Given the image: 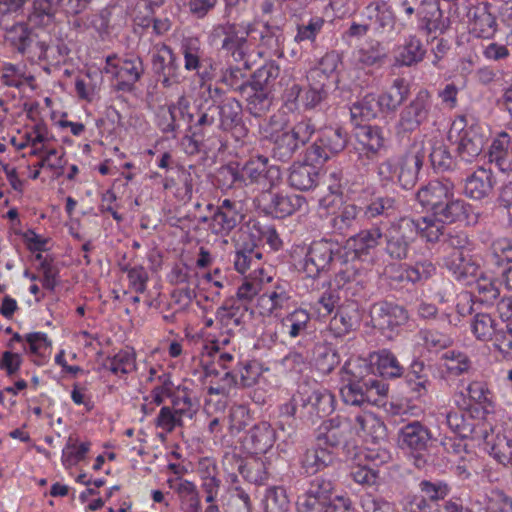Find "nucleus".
Returning <instances> with one entry per match:
<instances>
[{"label": "nucleus", "mask_w": 512, "mask_h": 512, "mask_svg": "<svg viewBox=\"0 0 512 512\" xmlns=\"http://www.w3.org/2000/svg\"><path fill=\"white\" fill-rule=\"evenodd\" d=\"M209 97L198 110L195 127L213 135L222 130L231 133L237 141L243 139L247 135V128L243 123L240 102L223 95L218 88L209 89Z\"/></svg>", "instance_id": "obj_1"}, {"label": "nucleus", "mask_w": 512, "mask_h": 512, "mask_svg": "<svg viewBox=\"0 0 512 512\" xmlns=\"http://www.w3.org/2000/svg\"><path fill=\"white\" fill-rule=\"evenodd\" d=\"M219 177L228 185L255 186L268 192L281 182V171L278 166L271 165L268 157L256 155L244 163L229 164L219 170Z\"/></svg>", "instance_id": "obj_2"}, {"label": "nucleus", "mask_w": 512, "mask_h": 512, "mask_svg": "<svg viewBox=\"0 0 512 512\" xmlns=\"http://www.w3.org/2000/svg\"><path fill=\"white\" fill-rule=\"evenodd\" d=\"M358 361L349 360L342 368L341 379L343 382L340 388L342 400L349 405L362 406L371 404L380 406L388 392V385L374 376L362 377L354 369Z\"/></svg>", "instance_id": "obj_3"}, {"label": "nucleus", "mask_w": 512, "mask_h": 512, "mask_svg": "<svg viewBox=\"0 0 512 512\" xmlns=\"http://www.w3.org/2000/svg\"><path fill=\"white\" fill-rule=\"evenodd\" d=\"M333 483L330 480L316 478L305 492L298 496V512H352V503L344 495L332 496Z\"/></svg>", "instance_id": "obj_4"}, {"label": "nucleus", "mask_w": 512, "mask_h": 512, "mask_svg": "<svg viewBox=\"0 0 512 512\" xmlns=\"http://www.w3.org/2000/svg\"><path fill=\"white\" fill-rule=\"evenodd\" d=\"M448 136L457 145L459 158L466 163L475 160L487 142L485 128L465 116H458L454 119Z\"/></svg>", "instance_id": "obj_5"}, {"label": "nucleus", "mask_w": 512, "mask_h": 512, "mask_svg": "<svg viewBox=\"0 0 512 512\" xmlns=\"http://www.w3.org/2000/svg\"><path fill=\"white\" fill-rule=\"evenodd\" d=\"M294 291L292 285L281 278L270 275L262 294L256 298L255 310L264 318L281 317L293 306Z\"/></svg>", "instance_id": "obj_6"}, {"label": "nucleus", "mask_w": 512, "mask_h": 512, "mask_svg": "<svg viewBox=\"0 0 512 512\" xmlns=\"http://www.w3.org/2000/svg\"><path fill=\"white\" fill-rule=\"evenodd\" d=\"M308 88L303 91L301 86L296 83L291 75L284 74L279 84L285 85L283 100L289 110L298 109L301 105L305 110L317 108L328 96L329 88L326 84L316 80H307Z\"/></svg>", "instance_id": "obj_7"}, {"label": "nucleus", "mask_w": 512, "mask_h": 512, "mask_svg": "<svg viewBox=\"0 0 512 512\" xmlns=\"http://www.w3.org/2000/svg\"><path fill=\"white\" fill-rule=\"evenodd\" d=\"M338 243L328 239L313 241L306 249L304 257L296 264L307 277L315 278L328 270L333 261L337 262L344 257Z\"/></svg>", "instance_id": "obj_8"}, {"label": "nucleus", "mask_w": 512, "mask_h": 512, "mask_svg": "<svg viewBox=\"0 0 512 512\" xmlns=\"http://www.w3.org/2000/svg\"><path fill=\"white\" fill-rule=\"evenodd\" d=\"M316 132V128L309 118H302L290 130L270 134L274 143V154L282 161H286L301 147H303Z\"/></svg>", "instance_id": "obj_9"}, {"label": "nucleus", "mask_w": 512, "mask_h": 512, "mask_svg": "<svg viewBox=\"0 0 512 512\" xmlns=\"http://www.w3.org/2000/svg\"><path fill=\"white\" fill-rule=\"evenodd\" d=\"M222 41L221 49L229 53L234 61L250 68L252 54L248 51L246 36L239 35L235 24L226 22L213 26L208 35V43L213 46Z\"/></svg>", "instance_id": "obj_10"}, {"label": "nucleus", "mask_w": 512, "mask_h": 512, "mask_svg": "<svg viewBox=\"0 0 512 512\" xmlns=\"http://www.w3.org/2000/svg\"><path fill=\"white\" fill-rule=\"evenodd\" d=\"M348 142L347 132L340 126H325L318 130L316 140L307 149V161L323 164L344 150Z\"/></svg>", "instance_id": "obj_11"}, {"label": "nucleus", "mask_w": 512, "mask_h": 512, "mask_svg": "<svg viewBox=\"0 0 512 512\" xmlns=\"http://www.w3.org/2000/svg\"><path fill=\"white\" fill-rule=\"evenodd\" d=\"M432 94L425 88L420 89L409 102L403 107L396 124L398 134L412 133L423 123H426L433 111Z\"/></svg>", "instance_id": "obj_12"}, {"label": "nucleus", "mask_w": 512, "mask_h": 512, "mask_svg": "<svg viewBox=\"0 0 512 512\" xmlns=\"http://www.w3.org/2000/svg\"><path fill=\"white\" fill-rule=\"evenodd\" d=\"M246 212L247 205L244 199L236 197L220 198L210 218L209 225L212 232L224 236L228 235L243 222Z\"/></svg>", "instance_id": "obj_13"}, {"label": "nucleus", "mask_w": 512, "mask_h": 512, "mask_svg": "<svg viewBox=\"0 0 512 512\" xmlns=\"http://www.w3.org/2000/svg\"><path fill=\"white\" fill-rule=\"evenodd\" d=\"M343 255L344 257L338 260L342 266L336 273L335 283L339 289L355 296L364 289L367 283L368 267L371 265V261L364 263V260L350 256L346 249L343 251Z\"/></svg>", "instance_id": "obj_14"}, {"label": "nucleus", "mask_w": 512, "mask_h": 512, "mask_svg": "<svg viewBox=\"0 0 512 512\" xmlns=\"http://www.w3.org/2000/svg\"><path fill=\"white\" fill-rule=\"evenodd\" d=\"M103 71L118 80V90L129 91L140 80L144 68L138 56L120 57L112 54L106 57Z\"/></svg>", "instance_id": "obj_15"}, {"label": "nucleus", "mask_w": 512, "mask_h": 512, "mask_svg": "<svg viewBox=\"0 0 512 512\" xmlns=\"http://www.w3.org/2000/svg\"><path fill=\"white\" fill-rule=\"evenodd\" d=\"M415 227L411 217H401L391 222L385 233V250L391 258L402 260L408 257L410 246L415 240Z\"/></svg>", "instance_id": "obj_16"}, {"label": "nucleus", "mask_w": 512, "mask_h": 512, "mask_svg": "<svg viewBox=\"0 0 512 512\" xmlns=\"http://www.w3.org/2000/svg\"><path fill=\"white\" fill-rule=\"evenodd\" d=\"M390 458L391 455L385 448H367L364 452L365 463L353 465L350 475L352 479L360 485H376L380 478L378 467L387 463Z\"/></svg>", "instance_id": "obj_17"}, {"label": "nucleus", "mask_w": 512, "mask_h": 512, "mask_svg": "<svg viewBox=\"0 0 512 512\" xmlns=\"http://www.w3.org/2000/svg\"><path fill=\"white\" fill-rule=\"evenodd\" d=\"M436 271L435 265L428 260L417 262L410 266L406 264L391 265L386 270L390 284L395 287H405L431 277Z\"/></svg>", "instance_id": "obj_18"}, {"label": "nucleus", "mask_w": 512, "mask_h": 512, "mask_svg": "<svg viewBox=\"0 0 512 512\" xmlns=\"http://www.w3.org/2000/svg\"><path fill=\"white\" fill-rule=\"evenodd\" d=\"M370 315L374 326L383 331H394L408 320V313L402 306L388 301L375 303Z\"/></svg>", "instance_id": "obj_19"}, {"label": "nucleus", "mask_w": 512, "mask_h": 512, "mask_svg": "<svg viewBox=\"0 0 512 512\" xmlns=\"http://www.w3.org/2000/svg\"><path fill=\"white\" fill-rule=\"evenodd\" d=\"M193 122L195 123L196 120L194 121L190 103L184 96L179 97L175 104L161 108L158 113V126L165 133L176 131L182 123Z\"/></svg>", "instance_id": "obj_20"}, {"label": "nucleus", "mask_w": 512, "mask_h": 512, "mask_svg": "<svg viewBox=\"0 0 512 512\" xmlns=\"http://www.w3.org/2000/svg\"><path fill=\"white\" fill-rule=\"evenodd\" d=\"M359 149L366 158L379 155L386 146L383 129L377 125L357 123L353 131Z\"/></svg>", "instance_id": "obj_21"}, {"label": "nucleus", "mask_w": 512, "mask_h": 512, "mask_svg": "<svg viewBox=\"0 0 512 512\" xmlns=\"http://www.w3.org/2000/svg\"><path fill=\"white\" fill-rule=\"evenodd\" d=\"M306 413L319 417L332 413L335 409V396L327 389L309 383H301Z\"/></svg>", "instance_id": "obj_22"}, {"label": "nucleus", "mask_w": 512, "mask_h": 512, "mask_svg": "<svg viewBox=\"0 0 512 512\" xmlns=\"http://www.w3.org/2000/svg\"><path fill=\"white\" fill-rule=\"evenodd\" d=\"M453 194L454 184L450 180H432L419 189L416 199L423 208L431 209L435 215L436 210H439L445 200Z\"/></svg>", "instance_id": "obj_23"}, {"label": "nucleus", "mask_w": 512, "mask_h": 512, "mask_svg": "<svg viewBox=\"0 0 512 512\" xmlns=\"http://www.w3.org/2000/svg\"><path fill=\"white\" fill-rule=\"evenodd\" d=\"M59 12L67 16L78 14L68 12L64 0H34L28 22L32 27L49 29L56 23Z\"/></svg>", "instance_id": "obj_24"}, {"label": "nucleus", "mask_w": 512, "mask_h": 512, "mask_svg": "<svg viewBox=\"0 0 512 512\" xmlns=\"http://www.w3.org/2000/svg\"><path fill=\"white\" fill-rule=\"evenodd\" d=\"M498 24L490 11L488 3H480L468 12L469 33L476 38L491 39L495 35Z\"/></svg>", "instance_id": "obj_25"}, {"label": "nucleus", "mask_w": 512, "mask_h": 512, "mask_svg": "<svg viewBox=\"0 0 512 512\" xmlns=\"http://www.w3.org/2000/svg\"><path fill=\"white\" fill-rule=\"evenodd\" d=\"M435 216L440 217L445 223L465 222L467 225H474L478 221L476 213L469 203L461 198H454V194L439 210Z\"/></svg>", "instance_id": "obj_26"}, {"label": "nucleus", "mask_w": 512, "mask_h": 512, "mask_svg": "<svg viewBox=\"0 0 512 512\" xmlns=\"http://www.w3.org/2000/svg\"><path fill=\"white\" fill-rule=\"evenodd\" d=\"M351 425L346 418L335 416L324 420L317 430V441L326 448L333 450L344 443Z\"/></svg>", "instance_id": "obj_27"}, {"label": "nucleus", "mask_w": 512, "mask_h": 512, "mask_svg": "<svg viewBox=\"0 0 512 512\" xmlns=\"http://www.w3.org/2000/svg\"><path fill=\"white\" fill-rule=\"evenodd\" d=\"M431 439V432L419 421H412L399 430V445L411 452L420 454L426 451Z\"/></svg>", "instance_id": "obj_28"}, {"label": "nucleus", "mask_w": 512, "mask_h": 512, "mask_svg": "<svg viewBox=\"0 0 512 512\" xmlns=\"http://www.w3.org/2000/svg\"><path fill=\"white\" fill-rule=\"evenodd\" d=\"M445 267L452 275L465 285H471L478 276L480 267L469 254L452 251L444 259Z\"/></svg>", "instance_id": "obj_29"}, {"label": "nucleus", "mask_w": 512, "mask_h": 512, "mask_svg": "<svg viewBox=\"0 0 512 512\" xmlns=\"http://www.w3.org/2000/svg\"><path fill=\"white\" fill-rule=\"evenodd\" d=\"M342 174L340 171H332L329 173L328 191L329 194L320 199V206L323 208H330L336 202H340L343 197L351 200L357 198V194L363 190V187L359 183H348L341 182Z\"/></svg>", "instance_id": "obj_30"}, {"label": "nucleus", "mask_w": 512, "mask_h": 512, "mask_svg": "<svg viewBox=\"0 0 512 512\" xmlns=\"http://www.w3.org/2000/svg\"><path fill=\"white\" fill-rule=\"evenodd\" d=\"M489 162L502 173L512 172V139L502 131L492 140L488 151Z\"/></svg>", "instance_id": "obj_31"}, {"label": "nucleus", "mask_w": 512, "mask_h": 512, "mask_svg": "<svg viewBox=\"0 0 512 512\" xmlns=\"http://www.w3.org/2000/svg\"><path fill=\"white\" fill-rule=\"evenodd\" d=\"M275 441V429L269 422L262 421L250 429L245 440V446L250 453L262 455L266 454L273 447Z\"/></svg>", "instance_id": "obj_32"}, {"label": "nucleus", "mask_w": 512, "mask_h": 512, "mask_svg": "<svg viewBox=\"0 0 512 512\" xmlns=\"http://www.w3.org/2000/svg\"><path fill=\"white\" fill-rule=\"evenodd\" d=\"M364 17L369 20V26L375 33H384L393 30L395 17L391 6L383 1H375L367 5L363 11Z\"/></svg>", "instance_id": "obj_33"}, {"label": "nucleus", "mask_w": 512, "mask_h": 512, "mask_svg": "<svg viewBox=\"0 0 512 512\" xmlns=\"http://www.w3.org/2000/svg\"><path fill=\"white\" fill-rule=\"evenodd\" d=\"M275 319L278 320L277 327L280 334L294 339L307 332L311 317L306 309L296 307L291 312L287 311Z\"/></svg>", "instance_id": "obj_34"}, {"label": "nucleus", "mask_w": 512, "mask_h": 512, "mask_svg": "<svg viewBox=\"0 0 512 512\" xmlns=\"http://www.w3.org/2000/svg\"><path fill=\"white\" fill-rule=\"evenodd\" d=\"M247 313V307L237 300L230 299L217 309L216 321L222 330L230 334L244 324Z\"/></svg>", "instance_id": "obj_35"}, {"label": "nucleus", "mask_w": 512, "mask_h": 512, "mask_svg": "<svg viewBox=\"0 0 512 512\" xmlns=\"http://www.w3.org/2000/svg\"><path fill=\"white\" fill-rule=\"evenodd\" d=\"M383 237L382 229L379 226H372L369 229L361 230L352 236L347 245L351 249L347 251L350 256L363 260V256H368L370 250L375 249Z\"/></svg>", "instance_id": "obj_36"}, {"label": "nucleus", "mask_w": 512, "mask_h": 512, "mask_svg": "<svg viewBox=\"0 0 512 512\" xmlns=\"http://www.w3.org/2000/svg\"><path fill=\"white\" fill-rule=\"evenodd\" d=\"M270 275L262 267H256L242 281L237 289V301L250 303L262 294Z\"/></svg>", "instance_id": "obj_37"}, {"label": "nucleus", "mask_w": 512, "mask_h": 512, "mask_svg": "<svg viewBox=\"0 0 512 512\" xmlns=\"http://www.w3.org/2000/svg\"><path fill=\"white\" fill-rule=\"evenodd\" d=\"M319 180V169L307 162H297L292 164L289 169L288 183L299 191H309L314 189Z\"/></svg>", "instance_id": "obj_38"}, {"label": "nucleus", "mask_w": 512, "mask_h": 512, "mask_svg": "<svg viewBox=\"0 0 512 512\" xmlns=\"http://www.w3.org/2000/svg\"><path fill=\"white\" fill-rule=\"evenodd\" d=\"M494 186L493 173L490 169L479 167L465 180L464 193L474 200L489 196Z\"/></svg>", "instance_id": "obj_39"}, {"label": "nucleus", "mask_w": 512, "mask_h": 512, "mask_svg": "<svg viewBox=\"0 0 512 512\" xmlns=\"http://www.w3.org/2000/svg\"><path fill=\"white\" fill-rule=\"evenodd\" d=\"M335 459L336 455L334 451L324 447L317 441L315 447L307 449L303 454L301 467L306 474L313 475L332 465Z\"/></svg>", "instance_id": "obj_40"}, {"label": "nucleus", "mask_w": 512, "mask_h": 512, "mask_svg": "<svg viewBox=\"0 0 512 512\" xmlns=\"http://www.w3.org/2000/svg\"><path fill=\"white\" fill-rule=\"evenodd\" d=\"M353 429L365 441L375 443L385 436V426L381 419L370 411H362L354 420Z\"/></svg>", "instance_id": "obj_41"}, {"label": "nucleus", "mask_w": 512, "mask_h": 512, "mask_svg": "<svg viewBox=\"0 0 512 512\" xmlns=\"http://www.w3.org/2000/svg\"><path fill=\"white\" fill-rule=\"evenodd\" d=\"M399 212V203L395 198L389 196H377L362 208L363 217L369 221L383 218L391 223L394 221L392 219H395Z\"/></svg>", "instance_id": "obj_42"}, {"label": "nucleus", "mask_w": 512, "mask_h": 512, "mask_svg": "<svg viewBox=\"0 0 512 512\" xmlns=\"http://www.w3.org/2000/svg\"><path fill=\"white\" fill-rule=\"evenodd\" d=\"M234 356L233 352L222 349L219 342H211L205 345L201 358L205 377L207 378L216 373L214 364L223 369L229 368V365L234 361Z\"/></svg>", "instance_id": "obj_43"}, {"label": "nucleus", "mask_w": 512, "mask_h": 512, "mask_svg": "<svg viewBox=\"0 0 512 512\" xmlns=\"http://www.w3.org/2000/svg\"><path fill=\"white\" fill-rule=\"evenodd\" d=\"M410 86L404 78H395L391 85L377 99L382 112H394L408 97Z\"/></svg>", "instance_id": "obj_44"}, {"label": "nucleus", "mask_w": 512, "mask_h": 512, "mask_svg": "<svg viewBox=\"0 0 512 512\" xmlns=\"http://www.w3.org/2000/svg\"><path fill=\"white\" fill-rule=\"evenodd\" d=\"M419 25L428 33H442L446 27V19L438 4L433 1H424L417 9Z\"/></svg>", "instance_id": "obj_45"}, {"label": "nucleus", "mask_w": 512, "mask_h": 512, "mask_svg": "<svg viewBox=\"0 0 512 512\" xmlns=\"http://www.w3.org/2000/svg\"><path fill=\"white\" fill-rule=\"evenodd\" d=\"M484 450L497 462L506 465L512 460V438L492 430L484 436Z\"/></svg>", "instance_id": "obj_46"}, {"label": "nucleus", "mask_w": 512, "mask_h": 512, "mask_svg": "<svg viewBox=\"0 0 512 512\" xmlns=\"http://www.w3.org/2000/svg\"><path fill=\"white\" fill-rule=\"evenodd\" d=\"M306 204V199L297 194L276 193L271 196L267 211L277 218L292 215Z\"/></svg>", "instance_id": "obj_47"}, {"label": "nucleus", "mask_w": 512, "mask_h": 512, "mask_svg": "<svg viewBox=\"0 0 512 512\" xmlns=\"http://www.w3.org/2000/svg\"><path fill=\"white\" fill-rule=\"evenodd\" d=\"M339 63L340 58L337 53H326L319 61V64L309 71L307 80H316L326 84L328 87L336 84L338 81L336 71Z\"/></svg>", "instance_id": "obj_48"}, {"label": "nucleus", "mask_w": 512, "mask_h": 512, "mask_svg": "<svg viewBox=\"0 0 512 512\" xmlns=\"http://www.w3.org/2000/svg\"><path fill=\"white\" fill-rule=\"evenodd\" d=\"M421 166L422 159L418 154L408 153L398 156L397 181L402 188L409 189L414 186Z\"/></svg>", "instance_id": "obj_49"}, {"label": "nucleus", "mask_w": 512, "mask_h": 512, "mask_svg": "<svg viewBox=\"0 0 512 512\" xmlns=\"http://www.w3.org/2000/svg\"><path fill=\"white\" fill-rule=\"evenodd\" d=\"M503 322L497 321L490 314L478 313L473 316L470 329L474 337L481 342H495L496 334L502 329Z\"/></svg>", "instance_id": "obj_50"}, {"label": "nucleus", "mask_w": 512, "mask_h": 512, "mask_svg": "<svg viewBox=\"0 0 512 512\" xmlns=\"http://www.w3.org/2000/svg\"><path fill=\"white\" fill-rule=\"evenodd\" d=\"M180 51L184 58L186 71H195L204 80L207 77L205 72H200L202 66L203 49L201 41L197 37H186L181 41Z\"/></svg>", "instance_id": "obj_51"}, {"label": "nucleus", "mask_w": 512, "mask_h": 512, "mask_svg": "<svg viewBox=\"0 0 512 512\" xmlns=\"http://www.w3.org/2000/svg\"><path fill=\"white\" fill-rule=\"evenodd\" d=\"M426 50L416 36H409L395 51V61L401 66H412L423 60Z\"/></svg>", "instance_id": "obj_52"}, {"label": "nucleus", "mask_w": 512, "mask_h": 512, "mask_svg": "<svg viewBox=\"0 0 512 512\" xmlns=\"http://www.w3.org/2000/svg\"><path fill=\"white\" fill-rule=\"evenodd\" d=\"M25 343L27 348L25 351L32 357V361L36 365H43L51 350V341L44 332H31L25 334Z\"/></svg>", "instance_id": "obj_53"}, {"label": "nucleus", "mask_w": 512, "mask_h": 512, "mask_svg": "<svg viewBox=\"0 0 512 512\" xmlns=\"http://www.w3.org/2000/svg\"><path fill=\"white\" fill-rule=\"evenodd\" d=\"M379 112H382V109L377 96L372 93L365 95L350 106L351 121L354 125L364 120L376 118Z\"/></svg>", "instance_id": "obj_54"}, {"label": "nucleus", "mask_w": 512, "mask_h": 512, "mask_svg": "<svg viewBox=\"0 0 512 512\" xmlns=\"http://www.w3.org/2000/svg\"><path fill=\"white\" fill-rule=\"evenodd\" d=\"M0 79L6 86L18 89H21L24 86L32 87L33 82L35 81L34 76L26 71L25 66L14 65L7 62L2 63L1 65Z\"/></svg>", "instance_id": "obj_55"}, {"label": "nucleus", "mask_w": 512, "mask_h": 512, "mask_svg": "<svg viewBox=\"0 0 512 512\" xmlns=\"http://www.w3.org/2000/svg\"><path fill=\"white\" fill-rule=\"evenodd\" d=\"M415 227L414 236L415 238L420 235L427 242H436L444 233V224L440 217L425 216L420 218H413Z\"/></svg>", "instance_id": "obj_56"}, {"label": "nucleus", "mask_w": 512, "mask_h": 512, "mask_svg": "<svg viewBox=\"0 0 512 512\" xmlns=\"http://www.w3.org/2000/svg\"><path fill=\"white\" fill-rule=\"evenodd\" d=\"M89 441L80 442L77 437L69 436L62 449L61 461L64 467L71 468L83 461L90 451Z\"/></svg>", "instance_id": "obj_57"}, {"label": "nucleus", "mask_w": 512, "mask_h": 512, "mask_svg": "<svg viewBox=\"0 0 512 512\" xmlns=\"http://www.w3.org/2000/svg\"><path fill=\"white\" fill-rule=\"evenodd\" d=\"M377 372L384 378H397L403 374V367L396 356L387 349H383L372 356Z\"/></svg>", "instance_id": "obj_58"}, {"label": "nucleus", "mask_w": 512, "mask_h": 512, "mask_svg": "<svg viewBox=\"0 0 512 512\" xmlns=\"http://www.w3.org/2000/svg\"><path fill=\"white\" fill-rule=\"evenodd\" d=\"M353 57L358 64L369 67L380 63L386 57V51L380 42L370 40L355 50Z\"/></svg>", "instance_id": "obj_59"}, {"label": "nucleus", "mask_w": 512, "mask_h": 512, "mask_svg": "<svg viewBox=\"0 0 512 512\" xmlns=\"http://www.w3.org/2000/svg\"><path fill=\"white\" fill-rule=\"evenodd\" d=\"M105 366L116 376L127 375L136 369V354L133 349H122L109 357Z\"/></svg>", "instance_id": "obj_60"}, {"label": "nucleus", "mask_w": 512, "mask_h": 512, "mask_svg": "<svg viewBox=\"0 0 512 512\" xmlns=\"http://www.w3.org/2000/svg\"><path fill=\"white\" fill-rule=\"evenodd\" d=\"M261 257V252L253 246L237 248L233 258L235 270L240 274H245L248 270L253 271L260 267Z\"/></svg>", "instance_id": "obj_61"}, {"label": "nucleus", "mask_w": 512, "mask_h": 512, "mask_svg": "<svg viewBox=\"0 0 512 512\" xmlns=\"http://www.w3.org/2000/svg\"><path fill=\"white\" fill-rule=\"evenodd\" d=\"M227 283L226 275L219 268H216L213 272L205 273L199 278L198 287L202 290H209V295H206L205 298L215 301Z\"/></svg>", "instance_id": "obj_62"}, {"label": "nucleus", "mask_w": 512, "mask_h": 512, "mask_svg": "<svg viewBox=\"0 0 512 512\" xmlns=\"http://www.w3.org/2000/svg\"><path fill=\"white\" fill-rule=\"evenodd\" d=\"M280 73L279 66L270 61L258 68L252 77L251 89H266L271 91V88L278 78Z\"/></svg>", "instance_id": "obj_63"}, {"label": "nucleus", "mask_w": 512, "mask_h": 512, "mask_svg": "<svg viewBox=\"0 0 512 512\" xmlns=\"http://www.w3.org/2000/svg\"><path fill=\"white\" fill-rule=\"evenodd\" d=\"M289 506L286 491L281 486L266 489L263 498L264 512H286Z\"/></svg>", "instance_id": "obj_64"}]
</instances>
